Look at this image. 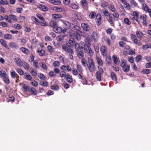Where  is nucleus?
<instances>
[{
  "label": "nucleus",
  "instance_id": "obj_1",
  "mask_svg": "<svg viewBox=\"0 0 151 151\" xmlns=\"http://www.w3.org/2000/svg\"><path fill=\"white\" fill-rule=\"evenodd\" d=\"M85 45L83 42L81 45L76 43L75 45V49L77 52V56L80 59L84 57V55L83 52V51L84 49Z\"/></svg>",
  "mask_w": 151,
  "mask_h": 151
},
{
  "label": "nucleus",
  "instance_id": "obj_2",
  "mask_svg": "<svg viewBox=\"0 0 151 151\" xmlns=\"http://www.w3.org/2000/svg\"><path fill=\"white\" fill-rule=\"evenodd\" d=\"M120 66L122 68V70L125 72H128L130 70V66L127 64L126 61L124 59L121 60Z\"/></svg>",
  "mask_w": 151,
  "mask_h": 151
},
{
  "label": "nucleus",
  "instance_id": "obj_3",
  "mask_svg": "<svg viewBox=\"0 0 151 151\" xmlns=\"http://www.w3.org/2000/svg\"><path fill=\"white\" fill-rule=\"evenodd\" d=\"M62 48L64 51L69 54V58L70 59H73V55L74 54L73 50L69 47H67L65 45H62Z\"/></svg>",
  "mask_w": 151,
  "mask_h": 151
},
{
  "label": "nucleus",
  "instance_id": "obj_4",
  "mask_svg": "<svg viewBox=\"0 0 151 151\" xmlns=\"http://www.w3.org/2000/svg\"><path fill=\"white\" fill-rule=\"evenodd\" d=\"M91 39H89L88 41L87 45L86 43V45L84 47V49L85 51L87 52L88 55L90 57L92 56L93 55V51L90 47V42L91 41ZM87 42H86V43Z\"/></svg>",
  "mask_w": 151,
  "mask_h": 151
},
{
  "label": "nucleus",
  "instance_id": "obj_5",
  "mask_svg": "<svg viewBox=\"0 0 151 151\" xmlns=\"http://www.w3.org/2000/svg\"><path fill=\"white\" fill-rule=\"evenodd\" d=\"M87 66L90 72L93 73L95 71L96 68L92 59L91 58L88 59Z\"/></svg>",
  "mask_w": 151,
  "mask_h": 151
},
{
  "label": "nucleus",
  "instance_id": "obj_6",
  "mask_svg": "<svg viewBox=\"0 0 151 151\" xmlns=\"http://www.w3.org/2000/svg\"><path fill=\"white\" fill-rule=\"evenodd\" d=\"M98 70L96 73V77L97 80L98 81H101V75L103 73L104 71L103 69L101 67H98Z\"/></svg>",
  "mask_w": 151,
  "mask_h": 151
},
{
  "label": "nucleus",
  "instance_id": "obj_7",
  "mask_svg": "<svg viewBox=\"0 0 151 151\" xmlns=\"http://www.w3.org/2000/svg\"><path fill=\"white\" fill-rule=\"evenodd\" d=\"M83 72V69L81 65H76V69H73L72 70V73L73 74L76 76L78 74V73H82Z\"/></svg>",
  "mask_w": 151,
  "mask_h": 151
},
{
  "label": "nucleus",
  "instance_id": "obj_8",
  "mask_svg": "<svg viewBox=\"0 0 151 151\" xmlns=\"http://www.w3.org/2000/svg\"><path fill=\"white\" fill-rule=\"evenodd\" d=\"M100 52L103 56H106L107 55V47L106 46H102L100 48Z\"/></svg>",
  "mask_w": 151,
  "mask_h": 151
},
{
  "label": "nucleus",
  "instance_id": "obj_9",
  "mask_svg": "<svg viewBox=\"0 0 151 151\" xmlns=\"http://www.w3.org/2000/svg\"><path fill=\"white\" fill-rule=\"evenodd\" d=\"M81 26L83 30L86 32H89L91 29L89 25L87 24L82 23Z\"/></svg>",
  "mask_w": 151,
  "mask_h": 151
},
{
  "label": "nucleus",
  "instance_id": "obj_10",
  "mask_svg": "<svg viewBox=\"0 0 151 151\" xmlns=\"http://www.w3.org/2000/svg\"><path fill=\"white\" fill-rule=\"evenodd\" d=\"M119 45L120 47L123 48L126 50H128L130 49V46L122 41L119 42Z\"/></svg>",
  "mask_w": 151,
  "mask_h": 151
},
{
  "label": "nucleus",
  "instance_id": "obj_11",
  "mask_svg": "<svg viewBox=\"0 0 151 151\" xmlns=\"http://www.w3.org/2000/svg\"><path fill=\"white\" fill-rule=\"evenodd\" d=\"M131 39L132 40L133 43L135 44L138 45L139 43L138 39L136 36L134 34H132L130 35Z\"/></svg>",
  "mask_w": 151,
  "mask_h": 151
},
{
  "label": "nucleus",
  "instance_id": "obj_12",
  "mask_svg": "<svg viewBox=\"0 0 151 151\" xmlns=\"http://www.w3.org/2000/svg\"><path fill=\"white\" fill-rule=\"evenodd\" d=\"M76 43H75V41L73 38H70L68 41V43L67 44V45L69 47H71L74 45L75 47V45Z\"/></svg>",
  "mask_w": 151,
  "mask_h": 151
},
{
  "label": "nucleus",
  "instance_id": "obj_13",
  "mask_svg": "<svg viewBox=\"0 0 151 151\" xmlns=\"http://www.w3.org/2000/svg\"><path fill=\"white\" fill-rule=\"evenodd\" d=\"M146 18L147 16L145 14L141 15L140 17V19L143 21V24L144 26H146L147 24Z\"/></svg>",
  "mask_w": 151,
  "mask_h": 151
},
{
  "label": "nucleus",
  "instance_id": "obj_14",
  "mask_svg": "<svg viewBox=\"0 0 151 151\" xmlns=\"http://www.w3.org/2000/svg\"><path fill=\"white\" fill-rule=\"evenodd\" d=\"M96 20L97 25H99L101 23V16L100 14H98L96 18Z\"/></svg>",
  "mask_w": 151,
  "mask_h": 151
},
{
  "label": "nucleus",
  "instance_id": "obj_15",
  "mask_svg": "<svg viewBox=\"0 0 151 151\" xmlns=\"http://www.w3.org/2000/svg\"><path fill=\"white\" fill-rule=\"evenodd\" d=\"M14 61L19 67L22 66V63L21 60L19 58H15L14 59Z\"/></svg>",
  "mask_w": 151,
  "mask_h": 151
},
{
  "label": "nucleus",
  "instance_id": "obj_16",
  "mask_svg": "<svg viewBox=\"0 0 151 151\" xmlns=\"http://www.w3.org/2000/svg\"><path fill=\"white\" fill-rule=\"evenodd\" d=\"M10 75L11 77L13 78H17V79L16 80L17 82V81L19 80V76L15 72V71H13L10 73Z\"/></svg>",
  "mask_w": 151,
  "mask_h": 151
},
{
  "label": "nucleus",
  "instance_id": "obj_17",
  "mask_svg": "<svg viewBox=\"0 0 151 151\" xmlns=\"http://www.w3.org/2000/svg\"><path fill=\"white\" fill-rule=\"evenodd\" d=\"M19 50L24 54L28 55L30 53V52L29 49L24 47H22L19 48Z\"/></svg>",
  "mask_w": 151,
  "mask_h": 151
},
{
  "label": "nucleus",
  "instance_id": "obj_18",
  "mask_svg": "<svg viewBox=\"0 0 151 151\" xmlns=\"http://www.w3.org/2000/svg\"><path fill=\"white\" fill-rule=\"evenodd\" d=\"M29 92L31 93L32 95H36L37 94V91L36 89L32 87L30 88Z\"/></svg>",
  "mask_w": 151,
  "mask_h": 151
},
{
  "label": "nucleus",
  "instance_id": "obj_19",
  "mask_svg": "<svg viewBox=\"0 0 151 151\" xmlns=\"http://www.w3.org/2000/svg\"><path fill=\"white\" fill-rule=\"evenodd\" d=\"M65 79L69 83H71L73 81L72 76H70L69 73L67 74V76Z\"/></svg>",
  "mask_w": 151,
  "mask_h": 151
},
{
  "label": "nucleus",
  "instance_id": "obj_20",
  "mask_svg": "<svg viewBox=\"0 0 151 151\" xmlns=\"http://www.w3.org/2000/svg\"><path fill=\"white\" fill-rule=\"evenodd\" d=\"M142 9L145 12H147L151 9L149 8L148 6L145 3H142L141 5Z\"/></svg>",
  "mask_w": 151,
  "mask_h": 151
},
{
  "label": "nucleus",
  "instance_id": "obj_21",
  "mask_svg": "<svg viewBox=\"0 0 151 151\" xmlns=\"http://www.w3.org/2000/svg\"><path fill=\"white\" fill-rule=\"evenodd\" d=\"M24 78L28 81H31L32 78L31 76L28 73L26 72L24 75Z\"/></svg>",
  "mask_w": 151,
  "mask_h": 151
},
{
  "label": "nucleus",
  "instance_id": "obj_22",
  "mask_svg": "<svg viewBox=\"0 0 151 151\" xmlns=\"http://www.w3.org/2000/svg\"><path fill=\"white\" fill-rule=\"evenodd\" d=\"M9 47L11 48L16 49H18L19 48V47L14 42L9 43Z\"/></svg>",
  "mask_w": 151,
  "mask_h": 151
},
{
  "label": "nucleus",
  "instance_id": "obj_23",
  "mask_svg": "<svg viewBox=\"0 0 151 151\" xmlns=\"http://www.w3.org/2000/svg\"><path fill=\"white\" fill-rule=\"evenodd\" d=\"M61 21L63 22L65 28L68 29L70 28V24L68 22L62 20H61Z\"/></svg>",
  "mask_w": 151,
  "mask_h": 151
},
{
  "label": "nucleus",
  "instance_id": "obj_24",
  "mask_svg": "<svg viewBox=\"0 0 151 151\" xmlns=\"http://www.w3.org/2000/svg\"><path fill=\"white\" fill-rule=\"evenodd\" d=\"M60 68L63 70H66L68 71H70L71 70V68L69 65H62L60 67Z\"/></svg>",
  "mask_w": 151,
  "mask_h": 151
},
{
  "label": "nucleus",
  "instance_id": "obj_25",
  "mask_svg": "<svg viewBox=\"0 0 151 151\" xmlns=\"http://www.w3.org/2000/svg\"><path fill=\"white\" fill-rule=\"evenodd\" d=\"M137 37L139 39L141 40L144 35L143 33L140 31L137 30L136 32Z\"/></svg>",
  "mask_w": 151,
  "mask_h": 151
},
{
  "label": "nucleus",
  "instance_id": "obj_26",
  "mask_svg": "<svg viewBox=\"0 0 151 151\" xmlns=\"http://www.w3.org/2000/svg\"><path fill=\"white\" fill-rule=\"evenodd\" d=\"M50 88L54 91H58L59 89L58 86L55 84L51 83L50 85Z\"/></svg>",
  "mask_w": 151,
  "mask_h": 151
},
{
  "label": "nucleus",
  "instance_id": "obj_27",
  "mask_svg": "<svg viewBox=\"0 0 151 151\" xmlns=\"http://www.w3.org/2000/svg\"><path fill=\"white\" fill-rule=\"evenodd\" d=\"M37 52L39 53L38 55L40 56H43L45 55V51L41 48H39L37 50Z\"/></svg>",
  "mask_w": 151,
  "mask_h": 151
},
{
  "label": "nucleus",
  "instance_id": "obj_28",
  "mask_svg": "<svg viewBox=\"0 0 151 151\" xmlns=\"http://www.w3.org/2000/svg\"><path fill=\"white\" fill-rule=\"evenodd\" d=\"M53 30L56 33H59L62 32V29L59 27L57 25L56 27H55L53 29Z\"/></svg>",
  "mask_w": 151,
  "mask_h": 151
},
{
  "label": "nucleus",
  "instance_id": "obj_29",
  "mask_svg": "<svg viewBox=\"0 0 151 151\" xmlns=\"http://www.w3.org/2000/svg\"><path fill=\"white\" fill-rule=\"evenodd\" d=\"M108 16L109 18L108 20V22L111 25L113 24V21L115 20V18L112 16L111 14H110Z\"/></svg>",
  "mask_w": 151,
  "mask_h": 151
},
{
  "label": "nucleus",
  "instance_id": "obj_30",
  "mask_svg": "<svg viewBox=\"0 0 151 151\" xmlns=\"http://www.w3.org/2000/svg\"><path fill=\"white\" fill-rule=\"evenodd\" d=\"M112 58L115 64L118 65L119 63V60L117 58L116 56L115 55H113L112 56Z\"/></svg>",
  "mask_w": 151,
  "mask_h": 151
},
{
  "label": "nucleus",
  "instance_id": "obj_31",
  "mask_svg": "<svg viewBox=\"0 0 151 151\" xmlns=\"http://www.w3.org/2000/svg\"><path fill=\"white\" fill-rule=\"evenodd\" d=\"M47 48L48 52L50 54H52L54 52V48L52 46L49 45L47 46Z\"/></svg>",
  "mask_w": 151,
  "mask_h": 151
},
{
  "label": "nucleus",
  "instance_id": "obj_32",
  "mask_svg": "<svg viewBox=\"0 0 151 151\" xmlns=\"http://www.w3.org/2000/svg\"><path fill=\"white\" fill-rule=\"evenodd\" d=\"M22 88L25 92H29V90L30 88L29 86L25 84H23L22 86Z\"/></svg>",
  "mask_w": 151,
  "mask_h": 151
},
{
  "label": "nucleus",
  "instance_id": "obj_33",
  "mask_svg": "<svg viewBox=\"0 0 151 151\" xmlns=\"http://www.w3.org/2000/svg\"><path fill=\"white\" fill-rule=\"evenodd\" d=\"M0 43L1 45L4 47L6 48H7L8 46L6 44V42L4 39H1L0 40Z\"/></svg>",
  "mask_w": 151,
  "mask_h": 151
},
{
  "label": "nucleus",
  "instance_id": "obj_34",
  "mask_svg": "<svg viewBox=\"0 0 151 151\" xmlns=\"http://www.w3.org/2000/svg\"><path fill=\"white\" fill-rule=\"evenodd\" d=\"M111 76L112 79L114 81H116L117 80V78L116 74L114 72H111Z\"/></svg>",
  "mask_w": 151,
  "mask_h": 151
},
{
  "label": "nucleus",
  "instance_id": "obj_35",
  "mask_svg": "<svg viewBox=\"0 0 151 151\" xmlns=\"http://www.w3.org/2000/svg\"><path fill=\"white\" fill-rule=\"evenodd\" d=\"M39 8L42 11H46L48 10V7L47 6L42 4H41L40 5Z\"/></svg>",
  "mask_w": 151,
  "mask_h": 151
},
{
  "label": "nucleus",
  "instance_id": "obj_36",
  "mask_svg": "<svg viewBox=\"0 0 151 151\" xmlns=\"http://www.w3.org/2000/svg\"><path fill=\"white\" fill-rule=\"evenodd\" d=\"M4 38L6 40H11L12 39V36L9 34H6L4 35Z\"/></svg>",
  "mask_w": 151,
  "mask_h": 151
},
{
  "label": "nucleus",
  "instance_id": "obj_37",
  "mask_svg": "<svg viewBox=\"0 0 151 151\" xmlns=\"http://www.w3.org/2000/svg\"><path fill=\"white\" fill-rule=\"evenodd\" d=\"M96 60L98 64L100 66H102L103 64V61L99 57H97Z\"/></svg>",
  "mask_w": 151,
  "mask_h": 151
},
{
  "label": "nucleus",
  "instance_id": "obj_38",
  "mask_svg": "<svg viewBox=\"0 0 151 151\" xmlns=\"http://www.w3.org/2000/svg\"><path fill=\"white\" fill-rule=\"evenodd\" d=\"M52 17L54 19H58L61 18L62 17V16L61 14H53L52 15Z\"/></svg>",
  "mask_w": 151,
  "mask_h": 151
},
{
  "label": "nucleus",
  "instance_id": "obj_39",
  "mask_svg": "<svg viewBox=\"0 0 151 151\" xmlns=\"http://www.w3.org/2000/svg\"><path fill=\"white\" fill-rule=\"evenodd\" d=\"M57 24L56 22L54 21H51L49 23V25L52 27L53 28H54L55 27H56V26Z\"/></svg>",
  "mask_w": 151,
  "mask_h": 151
},
{
  "label": "nucleus",
  "instance_id": "obj_40",
  "mask_svg": "<svg viewBox=\"0 0 151 151\" xmlns=\"http://www.w3.org/2000/svg\"><path fill=\"white\" fill-rule=\"evenodd\" d=\"M91 37L92 38H93L94 40H95L97 38H98V37L97 33L95 32H92Z\"/></svg>",
  "mask_w": 151,
  "mask_h": 151
},
{
  "label": "nucleus",
  "instance_id": "obj_41",
  "mask_svg": "<svg viewBox=\"0 0 151 151\" xmlns=\"http://www.w3.org/2000/svg\"><path fill=\"white\" fill-rule=\"evenodd\" d=\"M65 36V35H61L58 36L56 39L58 41L61 42L64 40V38Z\"/></svg>",
  "mask_w": 151,
  "mask_h": 151
},
{
  "label": "nucleus",
  "instance_id": "obj_42",
  "mask_svg": "<svg viewBox=\"0 0 151 151\" xmlns=\"http://www.w3.org/2000/svg\"><path fill=\"white\" fill-rule=\"evenodd\" d=\"M96 14L94 12H92L89 15V17L91 19H94L96 16Z\"/></svg>",
  "mask_w": 151,
  "mask_h": 151
},
{
  "label": "nucleus",
  "instance_id": "obj_43",
  "mask_svg": "<svg viewBox=\"0 0 151 151\" xmlns=\"http://www.w3.org/2000/svg\"><path fill=\"white\" fill-rule=\"evenodd\" d=\"M22 65L23 66L24 68L26 70H28L30 67L29 64L26 62H23Z\"/></svg>",
  "mask_w": 151,
  "mask_h": 151
},
{
  "label": "nucleus",
  "instance_id": "obj_44",
  "mask_svg": "<svg viewBox=\"0 0 151 151\" xmlns=\"http://www.w3.org/2000/svg\"><path fill=\"white\" fill-rule=\"evenodd\" d=\"M130 4L132 6L134 7H137L138 6V4L134 0H131L130 1Z\"/></svg>",
  "mask_w": 151,
  "mask_h": 151
},
{
  "label": "nucleus",
  "instance_id": "obj_45",
  "mask_svg": "<svg viewBox=\"0 0 151 151\" xmlns=\"http://www.w3.org/2000/svg\"><path fill=\"white\" fill-rule=\"evenodd\" d=\"M40 84L43 86L46 87L48 86V83L47 82L45 81H41L40 82Z\"/></svg>",
  "mask_w": 151,
  "mask_h": 151
},
{
  "label": "nucleus",
  "instance_id": "obj_46",
  "mask_svg": "<svg viewBox=\"0 0 151 151\" xmlns=\"http://www.w3.org/2000/svg\"><path fill=\"white\" fill-rule=\"evenodd\" d=\"M151 72L150 70L149 69H144L142 70L141 73H142L148 74L150 73Z\"/></svg>",
  "mask_w": 151,
  "mask_h": 151
},
{
  "label": "nucleus",
  "instance_id": "obj_47",
  "mask_svg": "<svg viewBox=\"0 0 151 151\" xmlns=\"http://www.w3.org/2000/svg\"><path fill=\"white\" fill-rule=\"evenodd\" d=\"M17 72L20 75H23L24 74V72L22 69L20 68H17L16 69Z\"/></svg>",
  "mask_w": 151,
  "mask_h": 151
},
{
  "label": "nucleus",
  "instance_id": "obj_48",
  "mask_svg": "<svg viewBox=\"0 0 151 151\" xmlns=\"http://www.w3.org/2000/svg\"><path fill=\"white\" fill-rule=\"evenodd\" d=\"M124 22L125 24L127 25H129L131 23V22L129 19L127 18H125L124 19Z\"/></svg>",
  "mask_w": 151,
  "mask_h": 151
},
{
  "label": "nucleus",
  "instance_id": "obj_49",
  "mask_svg": "<svg viewBox=\"0 0 151 151\" xmlns=\"http://www.w3.org/2000/svg\"><path fill=\"white\" fill-rule=\"evenodd\" d=\"M9 17L13 20L14 21L17 22V17L14 15L12 14H10L9 16Z\"/></svg>",
  "mask_w": 151,
  "mask_h": 151
},
{
  "label": "nucleus",
  "instance_id": "obj_50",
  "mask_svg": "<svg viewBox=\"0 0 151 151\" xmlns=\"http://www.w3.org/2000/svg\"><path fill=\"white\" fill-rule=\"evenodd\" d=\"M81 63H82V65L84 67H86V65H87V64L86 62V60L83 57L82 58H81Z\"/></svg>",
  "mask_w": 151,
  "mask_h": 151
},
{
  "label": "nucleus",
  "instance_id": "obj_51",
  "mask_svg": "<svg viewBox=\"0 0 151 151\" xmlns=\"http://www.w3.org/2000/svg\"><path fill=\"white\" fill-rule=\"evenodd\" d=\"M38 63L37 60H35L33 63V66L36 69L38 68Z\"/></svg>",
  "mask_w": 151,
  "mask_h": 151
},
{
  "label": "nucleus",
  "instance_id": "obj_52",
  "mask_svg": "<svg viewBox=\"0 0 151 151\" xmlns=\"http://www.w3.org/2000/svg\"><path fill=\"white\" fill-rule=\"evenodd\" d=\"M81 3L83 7H85L88 5V3L86 0H81Z\"/></svg>",
  "mask_w": 151,
  "mask_h": 151
},
{
  "label": "nucleus",
  "instance_id": "obj_53",
  "mask_svg": "<svg viewBox=\"0 0 151 151\" xmlns=\"http://www.w3.org/2000/svg\"><path fill=\"white\" fill-rule=\"evenodd\" d=\"M52 9L53 10L55 11L56 12H60L62 11V9L57 7H53Z\"/></svg>",
  "mask_w": 151,
  "mask_h": 151
},
{
  "label": "nucleus",
  "instance_id": "obj_54",
  "mask_svg": "<svg viewBox=\"0 0 151 151\" xmlns=\"http://www.w3.org/2000/svg\"><path fill=\"white\" fill-rule=\"evenodd\" d=\"M13 27L15 29H21L22 27L21 25L18 24H14V25Z\"/></svg>",
  "mask_w": 151,
  "mask_h": 151
},
{
  "label": "nucleus",
  "instance_id": "obj_55",
  "mask_svg": "<svg viewBox=\"0 0 151 151\" xmlns=\"http://www.w3.org/2000/svg\"><path fill=\"white\" fill-rule=\"evenodd\" d=\"M70 7L71 8L74 9H77L78 7V6L74 3L71 4Z\"/></svg>",
  "mask_w": 151,
  "mask_h": 151
},
{
  "label": "nucleus",
  "instance_id": "obj_56",
  "mask_svg": "<svg viewBox=\"0 0 151 151\" xmlns=\"http://www.w3.org/2000/svg\"><path fill=\"white\" fill-rule=\"evenodd\" d=\"M31 18L32 19V20L33 21L35 22L37 24H39L40 22L34 16H32Z\"/></svg>",
  "mask_w": 151,
  "mask_h": 151
},
{
  "label": "nucleus",
  "instance_id": "obj_57",
  "mask_svg": "<svg viewBox=\"0 0 151 151\" xmlns=\"http://www.w3.org/2000/svg\"><path fill=\"white\" fill-rule=\"evenodd\" d=\"M60 65V62L58 61H55L52 63V66L54 67H58Z\"/></svg>",
  "mask_w": 151,
  "mask_h": 151
},
{
  "label": "nucleus",
  "instance_id": "obj_58",
  "mask_svg": "<svg viewBox=\"0 0 151 151\" xmlns=\"http://www.w3.org/2000/svg\"><path fill=\"white\" fill-rule=\"evenodd\" d=\"M103 14L106 17H108L110 14H109L107 9H105L103 11Z\"/></svg>",
  "mask_w": 151,
  "mask_h": 151
},
{
  "label": "nucleus",
  "instance_id": "obj_59",
  "mask_svg": "<svg viewBox=\"0 0 151 151\" xmlns=\"http://www.w3.org/2000/svg\"><path fill=\"white\" fill-rule=\"evenodd\" d=\"M114 12V14H111V15L113 17H114L115 18H119V14L116 12L115 11Z\"/></svg>",
  "mask_w": 151,
  "mask_h": 151
},
{
  "label": "nucleus",
  "instance_id": "obj_60",
  "mask_svg": "<svg viewBox=\"0 0 151 151\" xmlns=\"http://www.w3.org/2000/svg\"><path fill=\"white\" fill-rule=\"evenodd\" d=\"M74 36L77 40L79 41L81 40V37L79 33H76Z\"/></svg>",
  "mask_w": 151,
  "mask_h": 151
},
{
  "label": "nucleus",
  "instance_id": "obj_61",
  "mask_svg": "<svg viewBox=\"0 0 151 151\" xmlns=\"http://www.w3.org/2000/svg\"><path fill=\"white\" fill-rule=\"evenodd\" d=\"M106 62L108 65H110L111 64V60L110 56H108L106 58Z\"/></svg>",
  "mask_w": 151,
  "mask_h": 151
},
{
  "label": "nucleus",
  "instance_id": "obj_62",
  "mask_svg": "<svg viewBox=\"0 0 151 151\" xmlns=\"http://www.w3.org/2000/svg\"><path fill=\"white\" fill-rule=\"evenodd\" d=\"M142 59V57L140 55H138L135 58V60L136 62L138 63Z\"/></svg>",
  "mask_w": 151,
  "mask_h": 151
},
{
  "label": "nucleus",
  "instance_id": "obj_63",
  "mask_svg": "<svg viewBox=\"0 0 151 151\" xmlns=\"http://www.w3.org/2000/svg\"><path fill=\"white\" fill-rule=\"evenodd\" d=\"M74 17L76 19L78 20H81L82 19L81 15L79 14H75Z\"/></svg>",
  "mask_w": 151,
  "mask_h": 151
},
{
  "label": "nucleus",
  "instance_id": "obj_64",
  "mask_svg": "<svg viewBox=\"0 0 151 151\" xmlns=\"http://www.w3.org/2000/svg\"><path fill=\"white\" fill-rule=\"evenodd\" d=\"M38 77L42 80H45V76L42 74L40 73L38 74Z\"/></svg>",
  "mask_w": 151,
  "mask_h": 151
}]
</instances>
